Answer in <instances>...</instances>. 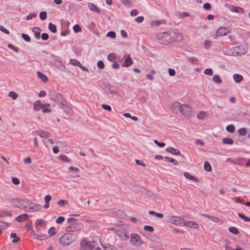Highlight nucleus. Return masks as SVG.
<instances>
[{"label":"nucleus","mask_w":250,"mask_h":250,"mask_svg":"<svg viewBox=\"0 0 250 250\" xmlns=\"http://www.w3.org/2000/svg\"><path fill=\"white\" fill-rule=\"evenodd\" d=\"M166 151L172 155H181V153L179 149L172 147H169L166 148Z\"/></svg>","instance_id":"15"},{"label":"nucleus","mask_w":250,"mask_h":250,"mask_svg":"<svg viewBox=\"0 0 250 250\" xmlns=\"http://www.w3.org/2000/svg\"><path fill=\"white\" fill-rule=\"evenodd\" d=\"M212 81L216 83L219 84L222 83V80L218 75H214L212 77Z\"/></svg>","instance_id":"31"},{"label":"nucleus","mask_w":250,"mask_h":250,"mask_svg":"<svg viewBox=\"0 0 250 250\" xmlns=\"http://www.w3.org/2000/svg\"><path fill=\"white\" fill-rule=\"evenodd\" d=\"M37 14L36 13H30L26 16V19L27 20H30L32 18H35Z\"/></svg>","instance_id":"55"},{"label":"nucleus","mask_w":250,"mask_h":250,"mask_svg":"<svg viewBox=\"0 0 250 250\" xmlns=\"http://www.w3.org/2000/svg\"><path fill=\"white\" fill-rule=\"evenodd\" d=\"M21 37L26 42H29L31 41L30 37L26 34L22 33Z\"/></svg>","instance_id":"50"},{"label":"nucleus","mask_w":250,"mask_h":250,"mask_svg":"<svg viewBox=\"0 0 250 250\" xmlns=\"http://www.w3.org/2000/svg\"><path fill=\"white\" fill-rule=\"evenodd\" d=\"M73 29L75 33L81 31V28L79 24H75L73 27Z\"/></svg>","instance_id":"49"},{"label":"nucleus","mask_w":250,"mask_h":250,"mask_svg":"<svg viewBox=\"0 0 250 250\" xmlns=\"http://www.w3.org/2000/svg\"><path fill=\"white\" fill-rule=\"evenodd\" d=\"M48 29L53 33H55L57 32V27L56 25L53 24L52 23H49L48 24Z\"/></svg>","instance_id":"32"},{"label":"nucleus","mask_w":250,"mask_h":250,"mask_svg":"<svg viewBox=\"0 0 250 250\" xmlns=\"http://www.w3.org/2000/svg\"><path fill=\"white\" fill-rule=\"evenodd\" d=\"M184 174V176L188 179L192 180L196 183H198L199 182V180L197 178L191 175L188 172H185Z\"/></svg>","instance_id":"23"},{"label":"nucleus","mask_w":250,"mask_h":250,"mask_svg":"<svg viewBox=\"0 0 250 250\" xmlns=\"http://www.w3.org/2000/svg\"><path fill=\"white\" fill-rule=\"evenodd\" d=\"M179 112L182 114V115L188 117L191 115V109L188 104H182Z\"/></svg>","instance_id":"10"},{"label":"nucleus","mask_w":250,"mask_h":250,"mask_svg":"<svg viewBox=\"0 0 250 250\" xmlns=\"http://www.w3.org/2000/svg\"><path fill=\"white\" fill-rule=\"evenodd\" d=\"M165 160H166L167 161L170 162L171 163H173V165L176 166L178 164V162L176 161L175 159L172 158H169L168 157H166L164 158Z\"/></svg>","instance_id":"40"},{"label":"nucleus","mask_w":250,"mask_h":250,"mask_svg":"<svg viewBox=\"0 0 250 250\" xmlns=\"http://www.w3.org/2000/svg\"><path fill=\"white\" fill-rule=\"evenodd\" d=\"M204 169L205 170L208 172H210L211 171V166L210 165L209 163L207 161L205 162L204 163Z\"/></svg>","instance_id":"39"},{"label":"nucleus","mask_w":250,"mask_h":250,"mask_svg":"<svg viewBox=\"0 0 250 250\" xmlns=\"http://www.w3.org/2000/svg\"><path fill=\"white\" fill-rule=\"evenodd\" d=\"M133 61L130 57H128L125 59L123 64V67H127L132 64Z\"/></svg>","instance_id":"24"},{"label":"nucleus","mask_w":250,"mask_h":250,"mask_svg":"<svg viewBox=\"0 0 250 250\" xmlns=\"http://www.w3.org/2000/svg\"><path fill=\"white\" fill-rule=\"evenodd\" d=\"M114 232L123 240H127L129 238V236L126 234L125 230L115 229H114Z\"/></svg>","instance_id":"13"},{"label":"nucleus","mask_w":250,"mask_h":250,"mask_svg":"<svg viewBox=\"0 0 250 250\" xmlns=\"http://www.w3.org/2000/svg\"><path fill=\"white\" fill-rule=\"evenodd\" d=\"M222 143L224 144L232 145L233 143V140L229 138H225L222 140Z\"/></svg>","instance_id":"33"},{"label":"nucleus","mask_w":250,"mask_h":250,"mask_svg":"<svg viewBox=\"0 0 250 250\" xmlns=\"http://www.w3.org/2000/svg\"><path fill=\"white\" fill-rule=\"evenodd\" d=\"M76 237L74 234L70 233H66L60 238L59 241L62 246H69L76 240Z\"/></svg>","instance_id":"4"},{"label":"nucleus","mask_w":250,"mask_h":250,"mask_svg":"<svg viewBox=\"0 0 250 250\" xmlns=\"http://www.w3.org/2000/svg\"><path fill=\"white\" fill-rule=\"evenodd\" d=\"M210 42L208 40H206L204 42L205 48L207 49H208L210 48Z\"/></svg>","instance_id":"58"},{"label":"nucleus","mask_w":250,"mask_h":250,"mask_svg":"<svg viewBox=\"0 0 250 250\" xmlns=\"http://www.w3.org/2000/svg\"><path fill=\"white\" fill-rule=\"evenodd\" d=\"M45 104H42L40 100H38L33 103V109L35 111H39L41 108H43V105Z\"/></svg>","instance_id":"17"},{"label":"nucleus","mask_w":250,"mask_h":250,"mask_svg":"<svg viewBox=\"0 0 250 250\" xmlns=\"http://www.w3.org/2000/svg\"><path fill=\"white\" fill-rule=\"evenodd\" d=\"M61 160L65 163H69L70 161V159H69L67 156L65 155H61L60 156Z\"/></svg>","instance_id":"43"},{"label":"nucleus","mask_w":250,"mask_h":250,"mask_svg":"<svg viewBox=\"0 0 250 250\" xmlns=\"http://www.w3.org/2000/svg\"><path fill=\"white\" fill-rule=\"evenodd\" d=\"M48 233L50 235H55L56 233V229L54 227H51L48 231Z\"/></svg>","instance_id":"52"},{"label":"nucleus","mask_w":250,"mask_h":250,"mask_svg":"<svg viewBox=\"0 0 250 250\" xmlns=\"http://www.w3.org/2000/svg\"><path fill=\"white\" fill-rule=\"evenodd\" d=\"M154 143L156 144L158 146L163 147L165 146L166 144L164 142H159L157 140H154Z\"/></svg>","instance_id":"57"},{"label":"nucleus","mask_w":250,"mask_h":250,"mask_svg":"<svg viewBox=\"0 0 250 250\" xmlns=\"http://www.w3.org/2000/svg\"><path fill=\"white\" fill-rule=\"evenodd\" d=\"M11 238H14L13 240H12V242L13 243H16V242H19L20 240V237H18L17 236V234L16 233H12L11 234Z\"/></svg>","instance_id":"44"},{"label":"nucleus","mask_w":250,"mask_h":250,"mask_svg":"<svg viewBox=\"0 0 250 250\" xmlns=\"http://www.w3.org/2000/svg\"><path fill=\"white\" fill-rule=\"evenodd\" d=\"M64 220H65V218L64 217L60 216L56 220V222L57 224H61L64 221Z\"/></svg>","instance_id":"64"},{"label":"nucleus","mask_w":250,"mask_h":250,"mask_svg":"<svg viewBox=\"0 0 250 250\" xmlns=\"http://www.w3.org/2000/svg\"><path fill=\"white\" fill-rule=\"evenodd\" d=\"M9 227V223L3 221H0V229H5Z\"/></svg>","instance_id":"41"},{"label":"nucleus","mask_w":250,"mask_h":250,"mask_svg":"<svg viewBox=\"0 0 250 250\" xmlns=\"http://www.w3.org/2000/svg\"><path fill=\"white\" fill-rule=\"evenodd\" d=\"M8 96L11 97L13 100H16L17 99L18 95L16 92L11 91L9 93Z\"/></svg>","instance_id":"38"},{"label":"nucleus","mask_w":250,"mask_h":250,"mask_svg":"<svg viewBox=\"0 0 250 250\" xmlns=\"http://www.w3.org/2000/svg\"><path fill=\"white\" fill-rule=\"evenodd\" d=\"M229 9L231 12L238 13H243L244 12V10L243 8L238 6H230L229 7Z\"/></svg>","instance_id":"18"},{"label":"nucleus","mask_w":250,"mask_h":250,"mask_svg":"<svg viewBox=\"0 0 250 250\" xmlns=\"http://www.w3.org/2000/svg\"><path fill=\"white\" fill-rule=\"evenodd\" d=\"M39 135L42 138H48L50 137V133L46 131L42 130L40 132Z\"/></svg>","instance_id":"30"},{"label":"nucleus","mask_w":250,"mask_h":250,"mask_svg":"<svg viewBox=\"0 0 250 250\" xmlns=\"http://www.w3.org/2000/svg\"><path fill=\"white\" fill-rule=\"evenodd\" d=\"M185 226H188L189 228L198 229L199 227V225L195 222L194 221H188L186 222L184 220V223H183V225Z\"/></svg>","instance_id":"16"},{"label":"nucleus","mask_w":250,"mask_h":250,"mask_svg":"<svg viewBox=\"0 0 250 250\" xmlns=\"http://www.w3.org/2000/svg\"><path fill=\"white\" fill-rule=\"evenodd\" d=\"M239 134L242 136H245L247 134V130L245 128H241L238 131Z\"/></svg>","instance_id":"51"},{"label":"nucleus","mask_w":250,"mask_h":250,"mask_svg":"<svg viewBox=\"0 0 250 250\" xmlns=\"http://www.w3.org/2000/svg\"><path fill=\"white\" fill-rule=\"evenodd\" d=\"M33 238L35 239H38L40 240H45L47 238V236L46 234H34Z\"/></svg>","instance_id":"29"},{"label":"nucleus","mask_w":250,"mask_h":250,"mask_svg":"<svg viewBox=\"0 0 250 250\" xmlns=\"http://www.w3.org/2000/svg\"><path fill=\"white\" fill-rule=\"evenodd\" d=\"M97 66L100 69H104V64L102 61H99L97 62Z\"/></svg>","instance_id":"61"},{"label":"nucleus","mask_w":250,"mask_h":250,"mask_svg":"<svg viewBox=\"0 0 250 250\" xmlns=\"http://www.w3.org/2000/svg\"><path fill=\"white\" fill-rule=\"evenodd\" d=\"M204 73L206 75L212 76L213 75V70L211 68H206L204 70Z\"/></svg>","instance_id":"48"},{"label":"nucleus","mask_w":250,"mask_h":250,"mask_svg":"<svg viewBox=\"0 0 250 250\" xmlns=\"http://www.w3.org/2000/svg\"><path fill=\"white\" fill-rule=\"evenodd\" d=\"M181 104L179 102L173 103L170 106V109L172 112L175 114H177L180 109Z\"/></svg>","instance_id":"14"},{"label":"nucleus","mask_w":250,"mask_h":250,"mask_svg":"<svg viewBox=\"0 0 250 250\" xmlns=\"http://www.w3.org/2000/svg\"><path fill=\"white\" fill-rule=\"evenodd\" d=\"M44 223H45V221L43 220L38 219L36 222V227L42 226L44 224Z\"/></svg>","instance_id":"53"},{"label":"nucleus","mask_w":250,"mask_h":250,"mask_svg":"<svg viewBox=\"0 0 250 250\" xmlns=\"http://www.w3.org/2000/svg\"><path fill=\"white\" fill-rule=\"evenodd\" d=\"M168 74L170 76H174L176 74L175 70L172 68H169L168 69Z\"/></svg>","instance_id":"60"},{"label":"nucleus","mask_w":250,"mask_h":250,"mask_svg":"<svg viewBox=\"0 0 250 250\" xmlns=\"http://www.w3.org/2000/svg\"><path fill=\"white\" fill-rule=\"evenodd\" d=\"M144 229L150 232H152L154 231V229L152 226H145L144 228Z\"/></svg>","instance_id":"54"},{"label":"nucleus","mask_w":250,"mask_h":250,"mask_svg":"<svg viewBox=\"0 0 250 250\" xmlns=\"http://www.w3.org/2000/svg\"><path fill=\"white\" fill-rule=\"evenodd\" d=\"M88 7L91 11H94L98 14H99L100 13V9L97 7V6L95 4H94L93 3H88Z\"/></svg>","instance_id":"21"},{"label":"nucleus","mask_w":250,"mask_h":250,"mask_svg":"<svg viewBox=\"0 0 250 250\" xmlns=\"http://www.w3.org/2000/svg\"><path fill=\"white\" fill-rule=\"evenodd\" d=\"M202 215L209 219L210 220L215 223L218 222L220 221V219L217 217L213 216L205 213L202 214Z\"/></svg>","instance_id":"22"},{"label":"nucleus","mask_w":250,"mask_h":250,"mask_svg":"<svg viewBox=\"0 0 250 250\" xmlns=\"http://www.w3.org/2000/svg\"><path fill=\"white\" fill-rule=\"evenodd\" d=\"M229 33L230 30L229 28L223 26L220 27L217 30L214 38L217 39L219 37L226 36Z\"/></svg>","instance_id":"9"},{"label":"nucleus","mask_w":250,"mask_h":250,"mask_svg":"<svg viewBox=\"0 0 250 250\" xmlns=\"http://www.w3.org/2000/svg\"><path fill=\"white\" fill-rule=\"evenodd\" d=\"M96 244L94 241H87L83 239L81 242V248L82 250H90L94 249Z\"/></svg>","instance_id":"7"},{"label":"nucleus","mask_w":250,"mask_h":250,"mask_svg":"<svg viewBox=\"0 0 250 250\" xmlns=\"http://www.w3.org/2000/svg\"><path fill=\"white\" fill-rule=\"evenodd\" d=\"M47 18V13L45 11H42L40 13V18L41 20H45Z\"/></svg>","instance_id":"46"},{"label":"nucleus","mask_w":250,"mask_h":250,"mask_svg":"<svg viewBox=\"0 0 250 250\" xmlns=\"http://www.w3.org/2000/svg\"><path fill=\"white\" fill-rule=\"evenodd\" d=\"M60 107L67 114H72V109L67 104L66 101L65 100L62 101L61 104L59 105Z\"/></svg>","instance_id":"12"},{"label":"nucleus","mask_w":250,"mask_h":250,"mask_svg":"<svg viewBox=\"0 0 250 250\" xmlns=\"http://www.w3.org/2000/svg\"><path fill=\"white\" fill-rule=\"evenodd\" d=\"M37 74L38 77L40 78L44 83H45L47 81L48 78L45 75L43 74L40 71H38Z\"/></svg>","instance_id":"28"},{"label":"nucleus","mask_w":250,"mask_h":250,"mask_svg":"<svg viewBox=\"0 0 250 250\" xmlns=\"http://www.w3.org/2000/svg\"><path fill=\"white\" fill-rule=\"evenodd\" d=\"M238 216L242 219L244 220L245 222H250V218L245 216L244 214L239 213Z\"/></svg>","instance_id":"37"},{"label":"nucleus","mask_w":250,"mask_h":250,"mask_svg":"<svg viewBox=\"0 0 250 250\" xmlns=\"http://www.w3.org/2000/svg\"><path fill=\"white\" fill-rule=\"evenodd\" d=\"M69 62L73 65L77 66L81 65V62L76 59H70Z\"/></svg>","instance_id":"36"},{"label":"nucleus","mask_w":250,"mask_h":250,"mask_svg":"<svg viewBox=\"0 0 250 250\" xmlns=\"http://www.w3.org/2000/svg\"><path fill=\"white\" fill-rule=\"evenodd\" d=\"M104 91L106 93L109 94H116L117 93L115 88L111 85H106L104 88Z\"/></svg>","instance_id":"20"},{"label":"nucleus","mask_w":250,"mask_h":250,"mask_svg":"<svg viewBox=\"0 0 250 250\" xmlns=\"http://www.w3.org/2000/svg\"><path fill=\"white\" fill-rule=\"evenodd\" d=\"M104 250H117V249L114 246L110 244H106L104 246Z\"/></svg>","instance_id":"34"},{"label":"nucleus","mask_w":250,"mask_h":250,"mask_svg":"<svg viewBox=\"0 0 250 250\" xmlns=\"http://www.w3.org/2000/svg\"><path fill=\"white\" fill-rule=\"evenodd\" d=\"M28 218L29 215L27 214L23 213L18 216L16 217V220L19 222H22L28 220Z\"/></svg>","instance_id":"19"},{"label":"nucleus","mask_w":250,"mask_h":250,"mask_svg":"<svg viewBox=\"0 0 250 250\" xmlns=\"http://www.w3.org/2000/svg\"><path fill=\"white\" fill-rule=\"evenodd\" d=\"M42 209V206L35 203L30 200L26 199L23 209L25 211L28 212H35L40 211Z\"/></svg>","instance_id":"3"},{"label":"nucleus","mask_w":250,"mask_h":250,"mask_svg":"<svg viewBox=\"0 0 250 250\" xmlns=\"http://www.w3.org/2000/svg\"><path fill=\"white\" fill-rule=\"evenodd\" d=\"M182 33L174 30H169L158 34V42L161 44L167 45L174 42L180 41L183 39Z\"/></svg>","instance_id":"1"},{"label":"nucleus","mask_w":250,"mask_h":250,"mask_svg":"<svg viewBox=\"0 0 250 250\" xmlns=\"http://www.w3.org/2000/svg\"><path fill=\"white\" fill-rule=\"evenodd\" d=\"M130 243L134 246H141L143 244V241L139 234L131 233L130 234Z\"/></svg>","instance_id":"8"},{"label":"nucleus","mask_w":250,"mask_h":250,"mask_svg":"<svg viewBox=\"0 0 250 250\" xmlns=\"http://www.w3.org/2000/svg\"><path fill=\"white\" fill-rule=\"evenodd\" d=\"M102 107L105 110H106L108 111H111V107L110 105H108V104H102Z\"/></svg>","instance_id":"63"},{"label":"nucleus","mask_w":250,"mask_h":250,"mask_svg":"<svg viewBox=\"0 0 250 250\" xmlns=\"http://www.w3.org/2000/svg\"><path fill=\"white\" fill-rule=\"evenodd\" d=\"M241 48V46H235L233 48V50L234 51H235L234 53H233V55L234 56H238V55H241L243 54H244L246 52V51H244L243 52L239 53L238 51L240 50Z\"/></svg>","instance_id":"27"},{"label":"nucleus","mask_w":250,"mask_h":250,"mask_svg":"<svg viewBox=\"0 0 250 250\" xmlns=\"http://www.w3.org/2000/svg\"><path fill=\"white\" fill-rule=\"evenodd\" d=\"M40 30H41V28L38 27H34L33 28V31L34 33V37L37 39H39L40 38V36H41Z\"/></svg>","instance_id":"25"},{"label":"nucleus","mask_w":250,"mask_h":250,"mask_svg":"<svg viewBox=\"0 0 250 250\" xmlns=\"http://www.w3.org/2000/svg\"><path fill=\"white\" fill-rule=\"evenodd\" d=\"M8 47L13 50L16 52H18L19 51V48L18 47L14 46L13 45H12L11 44H8Z\"/></svg>","instance_id":"59"},{"label":"nucleus","mask_w":250,"mask_h":250,"mask_svg":"<svg viewBox=\"0 0 250 250\" xmlns=\"http://www.w3.org/2000/svg\"><path fill=\"white\" fill-rule=\"evenodd\" d=\"M68 202L67 200H64L63 199L59 200L57 202V204L58 206L60 207H63L65 206L66 204H68Z\"/></svg>","instance_id":"45"},{"label":"nucleus","mask_w":250,"mask_h":250,"mask_svg":"<svg viewBox=\"0 0 250 250\" xmlns=\"http://www.w3.org/2000/svg\"><path fill=\"white\" fill-rule=\"evenodd\" d=\"M167 221L168 223L180 226H183L184 223V219L178 216H168Z\"/></svg>","instance_id":"5"},{"label":"nucleus","mask_w":250,"mask_h":250,"mask_svg":"<svg viewBox=\"0 0 250 250\" xmlns=\"http://www.w3.org/2000/svg\"><path fill=\"white\" fill-rule=\"evenodd\" d=\"M49 95L50 98V99L55 103L58 104L59 105L61 104V102L62 101H64L65 100L63 98L62 96L58 93H57L56 91L54 90H51L49 92Z\"/></svg>","instance_id":"6"},{"label":"nucleus","mask_w":250,"mask_h":250,"mask_svg":"<svg viewBox=\"0 0 250 250\" xmlns=\"http://www.w3.org/2000/svg\"><path fill=\"white\" fill-rule=\"evenodd\" d=\"M108 60L110 62H113L116 58V55L114 53L108 54L107 57Z\"/></svg>","instance_id":"47"},{"label":"nucleus","mask_w":250,"mask_h":250,"mask_svg":"<svg viewBox=\"0 0 250 250\" xmlns=\"http://www.w3.org/2000/svg\"><path fill=\"white\" fill-rule=\"evenodd\" d=\"M12 182L13 184H14L15 185H18L20 183V181L19 179L16 177L12 178Z\"/></svg>","instance_id":"62"},{"label":"nucleus","mask_w":250,"mask_h":250,"mask_svg":"<svg viewBox=\"0 0 250 250\" xmlns=\"http://www.w3.org/2000/svg\"><path fill=\"white\" fill-rule=\"evenodd\" d=\"M106 36L114 39L116 37V34L114 31H109L107 33Z\"/></svg>","instance_id":"56"},{"label":"nucleus","mask_w":250,"mask_h":250,"mask_svg":"<svg viewBox=\"0 0 250 250\" xmlns=\"http://www.w3.org/2000/svg\"><path fill=\"white\" fill-rule=\"evenodd\" d=\"M226 130L230 133H233L235 130V126L233 125H228L226 127Z\"/></svg>","instance_id":"42"},{"label":"nucleus","mask_w":250,"mask_h":250,"mask_svg":"<svg viewBox=\"0 0 250 250\" xmlns=\"http://www.w3.org/2000/svg\"><path fill=\"white\" fill-rule=\"evenodd\" d=\"M68 226L66 227L65 230L67 232H73L82 229L83 225L78 222V220L74 218H69L67 219Z\"/></svg>","instance_id":"2"},{"label":"nucleus","mask_w":250,"mask_h":250,"mask_svg":"<svg viewBox=\"0 0 250 250\" xmlns=\"http://www.w3.org/2000/svg\"><path fill=\"white\" fill-rule=\"evenodd\" d=\"M233 78L236 83H239L243 80V77L241 75L238 74H234Z\"/></svg>","instance_id":"26"},{"label":"nucleus","mask_w":250,"mask_h":250,"mask_svg":"<svg viewBox=\"0 0 250 250\" xmlns=\"http://www.w3.org/2000/svg\"><path fill=\"white\" fill-rule=\"evenodd\" d=\"M26 199L24 198H14L11 199V203L17 208L23 209Z\"/></svg>","instance_id":"11"},{"label":"nucleus","mask_w":250,"mask_h":250,"mask_svg":"<svg viewBox=\"0 0 250 250\" xmlns=\"http://www.w3.org/2000/svg\"><path fill=\"white\" fill-rule=\"evenodd\" d=\"M229 230L230 232L233 234L237 235L239 233L238 229L234 227H230L229 228Z\"/></svg>","instance_id":"35"}]
</instances>
